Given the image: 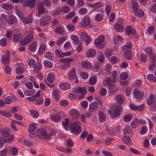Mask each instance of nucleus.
Wrapping results in <instances>:
<instances>
[{"label": "nucleus", "instance_id": "f3484780", "mask_svg": "<svg viewBox=\"0 0 156 156\" xmlns=\"http://www.w3.org/2000/svg\"><path fill=\"white\" fill-rule=\"evenodd\" d=\"M132 44L131 42L129 40L127 42L126 44L122 47V49L124 51H130L131 50V48Z\"/></svg>", "mask_w": 156, "mask_h": 156}, {"label": "nucleus", "instance_id": "49530a36", "mask_svg": "<svg viewBox=\"0 0 156 156\" xmlns=\"http://www.w3.org/2000/svg\"><path fill=\"white\" fill-rule=\"evenodd\" d=\"M22 20L23 22L26 24L31 23L32 22V18L31 16H28L26 18H24V17H23Z\"/></svg>", "mask_w": 156, "mask_h": 156}, {"label": "nucleus", "instance_id": "b1692460", "mask_svg": "<svg viewBox=\"0 0 156 156\" xmlns=\"http://www.w3.org/2000/svg\"><path fill=\"white\" fill-rule=\"evenodd\" d=\"M154 98V96L153 94H150L147 100V104L149 105H151L153 103V100Z\"/></svg>", "mask_w": 156, "mask_h": 156}, {"label": "nucleus", "instance_id": "423d86ee", "mask_svg": "<svg viewBox=\"0 0 156 156\" xmlns=\"http://www.w3.org/2000/svg\"><path fill=\"white\" fill-rule=\"evenodd\" d=\"M74 59L73 58H62L60 60V62H62L63 63H66V64L62 66V69H65L67 68L70 67V62H73Z\"/></svg>", "mask_w": 156, "mask_h": 156}, {"label": "nucleus", "instance_id": "0eeeda50", "mask_svg": "<svg viewBox=\"0 0 156 156\" xmlns=\"http://www.w3.org/2000/svg\"><path fill=\"white\" fill-rule=\"evenodd\" d=\"M10 52L9 51H7L6 54L1 58L2 62L4 65L9 64L10 62Z\"/></svg>", "mask_w": 156, "mask_h": 156}, {"label": "nucleus", "instance_id": "58836bf2", "mask_svg": "<svg viewBox=\"0 0 156 156\" xmlns=\"http://www.w3.org/2000/svg\"><path fill=\"white\" fill-rule=\"evenodd\" d=\"M60 88L62 89L67 90L70 88L71 86L68 83H62L60 84Z\"/></svg>", "mask_w": 156, "mask_h": 156}, {"label": "nucleus", "instance_id": "a18cd8bd", "mask_svg": "<svg viewBox=\"0 0 156 156\" xmlns=\"http://www.w3.org/2000/svg\"><path fill=\"white\" fill-rule=\"evenodd\" d=\"M99 121L100 122H102L105 121V117L104 114L102 112H99Z\"/></svg>", "mask_w": 156, "mask_h": 156}, {"label": "nucleus", "instance_id": "864d4df0", "mask_svg": "<svg viewBox=\"0 0 156 156\" xmlns=\"http://www.w3.org/2000/svg\"><path fill=\"white\" fill-rule=\"evenodd\" d=\"M35 92V90H30L26 91L24 92V94L25 95L27 96H31L34 95V94Z\"/></svg>", "mask_w": 156, "mask_h": 156}, {"label": "nucleus", "instance_id": "603ef678", "mask_svg": "<svg viewBox=\"0 0 156 156\" xmlns=\"http://www.w3.org/2000/svg\"><path fill=\"white\" fill-rule=\"evenodd\" d=\"M103 6V3L97 2L96 4L91 5L90 6L93 8L94 9H96Z\"/></svg>", "mask_w": 156, "mask_h": 156}, {"label": "nucleus", "instance_id": "ea45409f", "mask_svg": "<svg viewBox=\"0 0 156 156\" xmlns=\"http://www.w3.org/2000/svg\"><path fill=\"white\" fill-rule=\"evenodd\" d=\"M116 100L117 102L119 104H122L124 102L123 99L122 98L120 94H118L116 96Z\"/></svg>", "mask_w": 156, "mask_h": 156}, {"label": "nucleus", "instance_id": "4c0bfd02", "mask_svg": "<svg viewBox=\"0 0 156 156\" xmlns=\"http://www.w3.org/2000/svg\"><path fill=\"white\" fill-rule=\"evenodd\" d=\"M72 40L74 42L75 45L78 44L79 43V37L76 35H73L71 36Z\"/></svg>", "mask_w": 156, "mask_h": 156}, {"label": "nucleus", "instance_id": "393cba45", "mask_svg": "<svg viewBox=\"0 0 156 156\" xmlns=\"http://www.w3.org/2000/svg\"><path fill=\"white\" fill-rule=\"evenodd\" d=\"M96 53L95 50L93 49H89L86 54L88 58L92 57L94 56Z\"/></svg>", "mask_w": 156, "mask_h": 156}, {"label": "nucleus", "instance_id": "774afa93", "mask_svg": "<svg viewBox=\"0 0 156 156\" xmlns=\"http://www.w3.org/2000/svg\"><path fill=\"white\" fill-rule=\"evenodd\" d=\"M12 99L11 97L9 96H7L5 99V104H9L12 102Z\"/></svg>", "mask_w": 156, "mask_h": 156}, {"label": "nucleus", "instance_id": "0e129e2a", "mask_svg": "<svg viewBox=\"0 0 156 156\" xmlns=\"http://www.w3.org/2000/svg\"><path fill=\"white\" fill-rule=\"evenodd\" d=\"M147 79L149 80H152L156 82V77L152 74H149L147 76Z\"/></svg>", "mask_w": 156, "mask_h": 156}, {"label": "nucleus", "instance_id": "8fccbe9b", "mask_svg": "<svg viewBox=\"0 0 156 156\" xmlns=\"http://www.w3.org/2000/svg\"><path fill=\"white\" fill-rule=\"evenodd\" d=\"M97 80V78L95 76H94L91 77L89 79L90 84L92 85H94L96 83Z\"/></svg>", "mask_w": 156, "mask_h": 156}, {"label": "nucleus", "instance_id": "3c124183", "mask_svg": "<svg viewBox=\"0 0 156 156\" xmlns=\"http://www.w3.org/2000/svg\"><path fill=\"white\" fill-rule=\"evenodd\" d=\"M98 59L99 62L102 63L105 60L104 56L101 52H100L98 55Z\"/></svg>", "mask_w": 156, "mask_h": 156}, {"label": "nucleus", "instance_id": "09e8293b", "mask_svg": "<svg viewBox=\"0 0 156 156\" xmlns=\"http://www.w3.org/2000/svg\"><path fill=\"white\" fill-rule=\"evenodd\" d=\"M131 53L129 51H126L123 54V56L127 59L129 60L131 59Z\"/></svg>", "mask_w": 156, "mask_h": 156}, {"label": "nucleus", "instance_id": "69168bd1", "mask_svg": "<svg viewBox=\"0 0 156 156\" xmlns=\"http://www.w3.org/2000/svg\"><path fill=\"white\" fill-rule=\"evenodd\" d=\"M69 124V119L68 118H66L65 119V120L62 122V125L63 126L65 127V129L66 130H68L66 126L68 125Z\"/></svg>", "mask_w": 156, "mask_h": 156}, {"label": "nucleus", "instance_id": "f03ea898", "mask_svg": "<svg viewBox=\"0 0 156 156\" xmlns=\"http://www.w3.org/2000/svg\"><path fill=\"white\" fill-rule=\"evenodd\" d=\"M37 134L41 139L48 140L51 138V136L49 134H47L46 130L43 128H41L37 130Z\"/></svg>", "mask_w": 156, "mask_h": 156}, {"label": "nucleus", "instance_id": "412c9836", "mask_svg": "<svg viewBox=\"0 0 156 156\" xmlns=\"http://www.w3.org/2000/svg\"><path fill=\"white\" fill-rule=\"evenodd\" d=\"M122 140L125 144L130 146L133 145L132 141L129 137H126V135H124V136L122 138Z\"/></svg>", "mask_w": 156, "mask_h": 156}, {"label": "nucleus", "instance_id": "a211bd4d", "mask_svg": "<svg viewBox=\"0 0 156 156\" xmlns=\"http://www.w3.org/2000/svg\"><path fill=\"white\" fill-rule=\"evenodd\" d=\"M123 133L124 135H127L130 136H132L133 135V132L131 128L129 126H126L124 128L123 130Z\"/></svg>", "mask_w": 156, "mask_h": 156}, {"label": "nucleus", "instance_id": "052dcab7", "mask_svg": "<svg viewBox=\"0 0 156 156\" xmlns=\"http://www.w3.org/2000/svg\"><path fill=\"white\" fill-rule=\"evenodd\" d=\"M147 31L149 34L151 35L154 32V27L152 26H149L147 29Z\"/></svg>", "mask_w": 156, "mask_h": 156}, {"label": "nucleus", "instance_id": "79ce46f5", "mask_svg": "<svg viewBox=\"0 0 156 156\" xmlns=\"http://www.w3.org/2000/svg\"><path fill=\"white\" fill-rule=\"evenodd\" d=\"M106 131L111 135H114L115 134V130L111 127L107 126L106 128Z\"/></svg>", "mask_w": 156, "mask_h": 156}, {"label": "nucleus", "instance_id": "72a5a7b5", "mask_svg": "<svg viewBox=\"0 0 156 156\" xmlns=\"http://www.w3.org/2000/svg\"><path fill=\"white\" fill-rule=\"evenodd\" d=\"M42 68V65L41 63L38 62L36 66L35 67L33 72L34 73H36L39 71Z\"/></svg>", "mask_w": 156, "mask_h": 156}, {"label": "nucleus", "instance_id": "f704fd0d", "mask_svg": "<svg viewBox=\"0 0 156 156\" xmlns=\"http://www.w3.org/2000/svg\"><path fill=\"white\" fill-rule=\"evenodd\" d=\"M30 114L32 115V116L34 118H37L38 117L39 115V113L38 112L35 110H29Z\"/></svg>", "mask_w": 156, "mask_h": 156}, {"label": "nucleus", "instance_id": "6ab92c4d", "mask_svg": "<svg viewBox=\"0 0 156 156\" xmlns=\"http://www.w3.org/2000/svg\"><path fill=\"white\" fill-rule=\"evenodd\" d=\"M70 113L71 117L74 119H77L80 115L78 111L75 109H72L70 111Z\"/></svg>", "mask_w": 156, "mask_h": 156}, {"label": "nucleus", "instance_id": "1a4fd4ad", "mask_svg": "<svg viewBox=\"0 0 156 156\" xmlns=\"http://www.w3.org/2000/svg\"><path fill=\"white\" fill-rule=\"evenodd\" d=\"M122 111V108L121 105H119L114 107V112L111 115L112 118H114L118 117L121 112Z\"/></svg>", "mask_w": 156, "mask_h": 156}, {"label": "nucleus", "instance_id": "c756f323", "mask_svg": "<svg viewBox=\"0 0 156 156\" xmlns=\"http://www.w3.org/2000/svg\"><path fill=\"white\" fill-rule=\"evenodd\" d=\"M22 37V35L19 33H17L14 34L13 36V39L15 42L19 41L20 39Z\"/></svg>", "mask_w": 156, "mask_h": 156}, {"label": "nucleus", "instance_id": "20e7f679", "mask_svg": "<svg viewBox=\"0 0 156 156\" xmlns=\"http://www.w3.org/2000/svg\"><path fill=\"white\" fill-rule=\"evenodd\" d=\"M34 36L31 33L28 34L25 38L20 41V44L21 45L25 46L29 43L33 39Z\"/></svg>", "mask_w": 156, "mask_h": 156}, {"label": "nucleus", "instance_id": "bb28decb", "mask_svg": "<svg viewBox=\"0 0 156 156\" xmlns=\"http://www.w3.org/2000/svg\"><path fill=\"white\" fill-rule=\"evenodd\" d=\"M81 65L82 67L84 68L88 69L90 68L91 67V64L87 61H84L82 62Z\"/></svg>", "mask_w": 156, "mask_h": 156}, {"label": "nucleus", "instance_id": "5fc2aeb1", "mask_svg": "<svg viewBox=\"0 0 156 156\" xmlns=\"http://www.w3.org/2000/svg\"><path fill=\"white\" fill-rule=\"evenodd\" d=\"M45 45L42 44L41 45L39 49V53L41 54H43L45 51Z\"/></svg>", "mask_w": 156, "mask_h": 156}, {"label": "nucleus", "instance_id": "2eb2a0df", "mask_svg": "<svg viewBox=\"0 0 156 156\" xmlns=\"http://www.w3.org/2000/svg\"><path fill=\"white\" fill-rule=\"evenodd\" d=\"M50 18L48 16H45L42 18L40 20L41 25L44 26L47 25L50 22Z\"/></svg>", "mask_w": 156, "mask_h": 156}, {"label": "nucleus", "instance_id": "f8f14e48", "mask_svg": "<svg viewBox=\"0 0 156 156\" xmlns=\"http://www.w3.org/2000/svg\"><path fill=\"white\" fill-rule=\"evenodd\" d=\"M69 80H74L76 78L75 83H77L78 82V80L75 75V69L74 68H73L72 70L69 73Z\"/></svg>", "mask_w": 156, "mask_h": 156}, {"label": "nucleus", "instance_id": "a878e982", "mask_svg": "<svg viewBox=\"0 0 156 156\" xmlns=\"http://www.w3.org/2000/svg\"><path fill=\"white\" fill-rule=\"evenodd\" d=\"M132 8L134 11L135 15H137L136 11L139 10V6L138 4L136 2H133L132 3ZM139 16V15H138Z\"/></svg>", "mask_w": 156, "mask_h": 156}, {"label": "nucleus", "instance_id": "ddd939ff", "mask_svg": "<svg viewBox=\"0 0 156 156\" xmlns=\"http://www.w3.org/2000/svg\"><path fill=\"white\" fill-rule=\"evenodd\" d=\"M73 92L76 94L80 93L83 94H86L87 93V90L85 88H82L81 87H76L73 89Z\"/></svg>", "mask_w": 156, "mask_h": 156}, {"label": "nucleus", "instance_id": "dca6fc26", "mask_svg": "<svg viewBox=\"0 0 156 156\" xmlns=\"http://www.w3.org/2000/svg\"><path fill=\"white\" fill-rule=\"evenodd\" d=\"M114 27L115 30L118 32L121 33L124 30V28L121 24L115 23L114 25Z\"/></svg>", "mask_w": 156, "mask_h": 156}, {"label": "nucleus", "instance_id": "c03bdc74", "mask_svg": "<svg viewBox=\"0 0 156 156\" xmlns=\"http://www.w3.org/2000/svg\"><path fill=\"white\" fill-rule=\"evenodd\" d=\"M55 31L58 33L60 34H62L64 32L63 28L59 26L57 27L55 30Z\"/></svg>", "mask_w": 156, "mask_h": 156}, {"label": "nucleus", "instance_id": "473e14b6", "mask_svg": "<svg viewBox=\"0 0 156 156\" xmlns=\"http://www.w3.org/2000/svg\"><path fill=\"white\" fill-rule=\"evenodd\" d=\"M0 114L7 117H11L12 116L10 112L8 111L0 110Z\"/></svg>", "mask_w": 156, "mask_h": 156}, {"label": "nucleus", "instance_id": "6e6d98bb", "mask_svg": "<svg viewBox=\"0 0 156 156\" xmlns=\"http://www.w3.org/2000/svg\"><path fill=\"white\" fill-rule=\"evenodd\" d=\"M152 48L150 47H146L145 49V51L146 53L149 56V57L151 55H152L153 54L152 52Z\"/></svg>", "mask_w": 156, "mask_h": 156}, {"label": "nucleus", "instance_id": "4be33fe9", "mask_svg": "<svg viewBox=\"0 0 156 156\" xmlns=\"http://www.w3.org/2000/svg\"><path fill=\"white\" fill-rule=\"evenodd\" d=\"M0 131L2 136L3 137L4 139L6 138H7L8 136L10 134L9 130L8 129H0Z\"/></svg>", "mask_w": 156, "mask_h": 156}, {"label": "nucleus", "instance_id": "9d476101", "mask_svg": "<svg viewBox=\"0 0 156 156\" xmlns=\"http://www.w3.org/2000/svg\"><path fill=\"white\" fill-rule=\"evenodd\" d=\"M104 37L103 35H100L94 41V43L96 46L98 48H102L104 46L101 43L104 40Z\"/></svg>", "mask_w": 156, "mask_h": 156}, {"label": "nucleus", "instance_id": "5701e85b", "mask_svg": "<svg viewBox=\"0 0 156 156\" xmlns=\"http://www.w3.org/2000/svg\"><path fill=\"white\" fill-rule=\"evenodd\" d=\"M98 108V105L96 103L94 102L90 104L89 106V110L91 112L96 111Z\"/></svg>", "mask_w": 156, "mask_h": 156}, {"label": "nucleus", "instance_id": "f257e3e1", "mask_svg": "<svg viewBox=\"0 0 156 156\" xmlns=\"http://www.w3.org/2000/svg\"><path fill=\"white\" fill-rule=\"evenodd\" d=\"M81 124L78 121H76L73 122L70 126V128L72 133L76 135H77L82 131Z\"/></svg>", "mask_w": 156, "mask_h": 156}, {"label": "nucleus", "instance_id": "bf43d9fd", "mask_svg": "<svg viewBox=\"0 0 156 156\" xmlns=\"http://www.w3.org/2000/svg\"><path fill=\"white\" fill-rule=\"evenodd\" d=\"M7 44V40L5 38H2L0 41V45L3 47L6 46Z\"/></svg>", "mask_w": 156, "mask_h": 156}, {"label": "nucleus", "instance_id": "37998d69", "mask_svg": "<svg viewBox=\"0 0 156 156\" xmlns=\"http://www.w3.org/2000/svg\"><path fill=\"white\" fill-rule=\"evenodd\" d=\"M14 138V135L12 134H10L7 138H5V139L6 142H11L13 141Z\"/></svg>", "mask_w": 156, "mask_h": 156}, {"label": "nucleus", "instance_id": "4d7b16f0", "mask_svg": "<svg viewBox=\"0 0 156 156\" xmlns=\"http://www.w3.org/2000/svg\"><path fill=\"white\" fill-rule=\"evenodd\" d=\"M55 54L58 57H62L64 56L63 52L60 50L56 49L55 51Z\"/></svg>", "mask_w": 156, "mask_h": 156}, {"label": "nucleus", "instance_id": "aec40b11", "mask_svg": "<svg viewBox=\"0 0 156 156\" xmlns=\"http://www.w3.org/2000/svg\"><path fill=\"white\" fill-rule=\"evenodd\" d=\"M40 90H38L34 95L32 96V97H28L27 100L31 102H33L36 100L37 97L40 96Z\"/></svg>", "mask_w": 156, "mask_h": 156}, {"label": "nucleus", "instance_id": "c9c22d12", "mask_svg": "<svg viewBox=\"0 0 156 156\" xmlns=\"http://www.w3.org/2000/svg\"><path fill=\"white\" fill-rule=\"evenodd\" d=\"M1 6L2 8L9 10H11L13 8V6L12 5L5 3L2 4Z\"/></svg>", "mask_w": 156, "mask_h": 156}, {"label": "nucleus", "instance_id": "7c9ffc66", "mask_svg": "<svg viewBox=\"0 0 156 156\" xmlns=\"http://www.w3.org/2000/svg\"><path fill=\"white\" fill-rule=\"evenodd\" d=\"M8 22L10 24L14 23L16 22V19L13 16H10L9 17Z\"/></svg>", "mask_w": 156, "mask_h": 156}, {"label": "nucleus", "instance_id": "e433bc0d", "mask_svg": "<svg viewBox=\"0 0 156 156\" xmlns=\"http://www.w3.org/2000/svg\"><path fill=\"white\" fill-rule=\"evenodd\" d=\"M110 92L111 93H115L118 90L117 86L115 85H112L110 86L109 88Z\"/></svg>", "mask_w": 156, "mask_h": 156}, {"label": "nucleus", "instance_id": "680f3d73", "mask_svg": "<svg viewBox=\"0 0 156 156\" xmlns=\"http://www.w3.org/2000/svg\"><path fill=\"white\" fill-rule=\"evenodd\" d=\"M24 71V69L20 66L17 67L16 70V73L18 74H22L23 73Z\"/></svg>", "mask_w": 156, "mask_h": 156}, {"label": "nucleus", "instance_id": "338daca9", "mask_svg": "<svg viewBox=\"0 0 156 156\" xmlns=\"http://www.w3.org/2000/svg\"><path fill=\"white\" fill-rule=\"evenodd\" d=\"M13 32L12 31L8 30L6 33V36L8 39H12Z\"/></svg>", "mask_w": 156, "mask_h": 156}, {"label": "nucleus", "instance_id": "13d9d810", "mask_svg": "<svg viewBox=\"0 0 156 156\" xmlns=\"http://www.w3.org/2000/svg\"><path fill=\"white\" fill-rule=\"evenodd\" d=\"M44 64L49 67V68H51L53 67V65L52 62L48 60H44L43 62Z\"/></svg>", "mask_w": 156, "mask_h": 156}, {"label": "nucleus", "instance_id": "a19ab883", "mask_svg": "<svg viewBox=\"0 0 156 156\" xmlns=\"http://www.w3.org/2000/svg\"><path fill=\"white\" fill-rule=\"evenodd\" d=\"M139 124V120L137 119L136 118L132 122L131 126L133 128H135Z\"/></svg>", "mask_w": 156, "mask_h": 156}, {"label": "nucleus", "instance_id": "c85d7f7f", "mask_svg": "<svg viewBox=\"0 0 156 156\" xmlns=\"http://www.w3.org/2000/svg\"><path fill=\"white\" fill-rule=\"evenodd\" d=\"M37 43L36 41L33 42L29 47V50L31 52L34 51L36 48Z\"/></svg>", "mask_w": 156, "mask_h": 156}, {"label": "nucleus", "instance_id": "9b49d317", "mask_svg": "<svg viewBox=\"0 0 156 156\" xmlns=\"http://www.w3.org/2000/svg\"><path fill=\"white\" fill-rule=\"evenodd\" d=\"M21 1L24 6H29L31 8H34L36 4V1L35 0H29V1L21 0Z\"/></svg>", "mask_w": 156, "mask_h": 156}, {"label": "nucleus", "instance_id": "de8ad7c7", "mask_svg": "<svg viewBox=\"0 0 156 156\" xmlns=\"http://www.w3.org/2000/svg\"><path fill=\"white\" fill-rule=\"evenodd\" d=\"M128 74L127 72H124L121 73L120 75V78L122 80L126 79L128 76Z\"/></svg>", "mask_w": 156, "mask_h": 156}, {"label": "nucleus", "instance_id": "39448f33", "mask_svg": "<svg viewBox=\"0 0 156 156\" xmlns=\"http://www.w3.org/2000/svg\"><path fill=\"white\" fill-rule=\"evenodd\" d=\"M133 93L135 97L137 99L140 100L144 97V93L140 91L137 89L135 88L133 90Z\"/></svg>", "mask_w": 156, "mask_h": 156}, {"label": "nucleus", "instance_id": "7ed1b4c3", "mask_svg": "<svg viewBox=\"0 0 156 156\" xmlns=\"http://www.w3.org/2000/svg\"><path fill=\"white\" fill-rule=\"evenodd\" d=\"M80 24L83 27H93V25L90 24V18L88 16H84L80 23Z\"/></svg>", "mask_w": 156, "mask_h": 156}, {"label": "nucleus", "instance_id": "4468645a", "mask_svg": "<svg viewBox=\"0 0 156 156\" xmlns=\"http://www.w3.org/2000/svg\"><path fill=\"white\" fill-rule=\"evenodd\" d=\"M38 8V15L40 16L41 14H44L45 11V9L44 7V4L42 2H40L37 3Z\"/></svg>", "mask_w": 156, "mask_h": 156}, {"label": "nucleus", "instance_id": "cd10ccee", "mask_svg": "<svg viewBox=\"0 0 156 156\" xmlns=\"http://www.w3.org/2000/svg\"><path fill=\"white\" fill-rule=\"evenodd\" d=\"M55 77L54 74L52 73H49L47 76V80H46L47 82H52L55 80Z\"/></svg>", "mask_w": 156, "mask_h": 156}, {"label": "nucleus", "instance_id": "6e6552de", "mask_svg": "<svg viewBox=\"0 0 156 156\" xmlns=\"http://www.w3.org/2000/svg\"><path fill=\"white\" fill-rule=\"evenodd\" d=\"M80 37L84 41L86 45H88L91 41V38L85 32H82L81 33Z\"/></svg>", "mask_w": 156, "mask_h": 156}, {"label": "nucleus", "instance_id": "2f4dec72", "mask_svg": "<svg viewBox=\"0 0 156 156\" xmlns=\"http://www.w3.org/2000/svg\"><path fill=\"white\" fill-rule=\"evenodd\" d=\"M113 82V80H112L111 78L109 77L103 80V85H104L110 86L111 83Z\"/></svg>", "mask_w": 156, "mask_h": 156}, {"label": "nucleus", "instance_id": "e2e57ef3", "mask_svg": "<svg viewBox=\"0 0 156 156\" xmlns=\"http://www.w3.org/2000/svg\"><path fill=\"white\" fill-rule=\"evenodd\" d=\"M16 12L17 15L21 19H22L23 18L24 15L23 12L20 10L17 9L16 10Z\"/></svg>", "mask_w": 156, "mask_h": 156}]
</instances>
